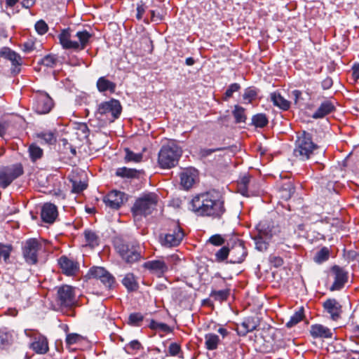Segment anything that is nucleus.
I'll use <instances>...</instances> for the list:
<instances>
[{
  "instance_id": "nucleus-1",
  "label": "nucleus",
  "mask_w": 359,
  "mask_h": 359,
  "mask_svg": "<svg viewBox=\"0 0 359 359\" xmlns=\"http://www.w3.org/2000/svg\"><path fill=\"white\" fill-rule=\"evenodd\" d=\"M224 204L222 194L212 189L194 196L191 200V210L199 216L221 219L226 212Z\"/></svg>"
},
{
  "instance_id": "nucleus-2",
  "label": "nucleus",
  "mask_w": 359,
  "mask_h": 359,
  "mask_svg": "<svg viewBox=\"0 0 359 359\" xmlns=\"http://www.w3.org/2000/svg\"><path fill=\"white\" fill-rule=\"evenodd\" d=\"M256 230L257 233L252 238L255 241V248L260 252L268 249L269 242L283 244L288 237L285 229L271 219L260 221L256 226Z\"/></svg>"
},
{
  "instance_id": "nucleus-3",
  "label": "nucleus",
  "mask_w": 359,
  "mask_h": 359,
  "mask_svg": "<svg viewBox=\"0 0 359 359\" xmlns=\"http://www.w3.org/2000/svg\"><path fill=\"white\" fill-rule=\"evenodd\" d=\"M255 345L258 351L268 353L283 348L284 341L280 331L268 325L255 335Z\"/></svg>"
},
{
  "instance_id": "nucleus-4",
  "label": "nucleus",
  "mask_w": 359,
  "mask_h": 359,
  "mask_svg": "<svg viewBox=\"0 0 359 359\" xmlns=\"http://www.w3.org/2000/svg\"><path fill=\"white\" fill-rule=\"evenodd\" d=\"M113 243L115 250L126 264H133L144 259L142 248L137 241L116 238Z\"/></svg>"
},
{
  "instance_id": "nucleus-5",
  "label": "nucleus",
  "mask_w": 359,
  "mask_h": 359,
  "mask_svg": "<svg viewBox=\"0 0 359 359\" xmlns=\"http://www.w3.org/2000/svg\"><path fill=\"white\" fill-rule=\"evenodd\" d=\"M294 144L293 155L300 161L309 159L314 150L318 148L313 141L312 135L306 130L297 135Z\"/></svg>"
},
{
  "instance_id": "nucleus-6",
  "label": "nucleus",
  "mask_w": 359,
  "mask_h": 359,
  "mask_svg": "<svg viewBox=\"0 0 359 359\" xmlns=\"http://www.w3.org/2000/svg\"><path fill=\"white\" fill-rule=\"evenodd\" d=\"M182 154L180 147L173 142L163 145L158 151V163L160 168L169 169L175 167Z\"/></svg>"
},
{
  "instance_id": "nucleus-7",
  "label": "nucleus",
  "mask_w": 359,
  "mask_h": 359,
  "mask_svg": "<svg viewBox=\"0 0 359 359\" xmlns=\"http://www.w3.org/2000/svg\"><path fill=\"white\" fill-rule=\"evenodd\" d=\"M165 233H161L158 236L160 244L165 248L178 246L184 237V232L179 223L170 221L165 225Z\"/></svg>"
},
{
  "instance_id": "nucleus-8",
  "label": "nucleus",
  "mask_w": 359,
  "mask_h": 359,
  "mask_svg": "<svg viewBox=\"0 0 359 359\" xmlns=\"http://www.w3.org/2000/svg\"><path fill=\"white\" fill-rule=\"evenodd\" d=\"M158 201L156 194L150 192L143 194L137 198L131 208V212L134 217H147L151 215L156 209Z\"/></svg>"
},
{
  "instance_id": "nucleus-9",
  "label": "nucleus",
  "mask_w": 359,
  "mask_h": 359,
  "mask_svg": "<svg viewBox=\"0 0 359 359\" xmlns=\"http://www.w3.org/2000/svg\"><path fill=\"white\" fill-rule=\"evenodd\" d=\"M24 168L20 163L0 168V188H7L15 180L22 175Z\"/></svg>"
},
{
  "instance_id": "nucleus-10",
  "label": "nucleus",
  "mask_w": 359,
  "mask_h": 359,
  "mask_svg": "<svg viewBox=\"0 0 359 359\" xmlns=\"http://www.w3.org/2000/svg\"><path fill=\"white\" fill-rule=\"evenodd\" d=\"M227 245H229V262L231 264H241L243 262L248 255L245 242L238 238L233 237L229 239Z\"/></svg>"
},
{
  "instance_id": "nucleus-11",
  "label": "nucleus",
  "mask_w": 359,
  "mask_h": 359,
  "mask_svg": "<svg viewBox=\"0 0 359 359\" xmlns=\"http://www.w3.org/2000/svg\"><path fill=\"white\" fill-rule=\"evenodd\" d=\"M42 247V244L36 238L27 239L22 249L25 262L29 265L36 264Z\"/></svg>"
},
{
  "instance_id": "nucleus-12",
  "label": "nucleus",
  "mask_w": 359,
  "mask_h": 359,
  "mask_svg": "<svg viewBox=\"0 0 359 359\" xmlns=\"http://www.w3.org/2000/svg\"><path fill=\"white\" fill-rule=\"evenodd\" d=\"M86 276L88 279L100 280L103 285L108 290L113 289L116 285L114 276L102 266H94L90 268Z\"/></svg>"
},
{
  "instance_id": "nucleus-13",
  "label": "nucleus",
  "mask_w": 359,
  "mask_h": 359,
  "mask_svg": "<svg viewBox=\"0 0 359 359\" xmlns=\"http://www.w3.org/2000/svg\"><path fill=\"white\" fill-rule=\"evenodd\" d=\"M54 106L53 100L44 91H39L34 96L33 109L39 114L49 113Z\"/></svg>"
},
{
  "instance_id": "nucleus-14",
  "label": "nucleus",
  "mask_w": 359,
  "mask_h": 359,
  "mask_svg": "<svg viewBox=\"0 0 359 359\" xmlns=\"http://www.w3.org/2000/svg\"><path fill=\"white\" fill-rule=\"evenodd\" d=\"M56 301L62 307H72L75 303V291L72 286L63 285L57 288Z\"/></svg>"
},
{
  "instance_id": "nucleus-15",
  "label": "nucleus",
  "mask_w": 359,
  "mask_h": 359,
  "mask_svg": "<svg viewBox=\"0 0 359 359\" xmlns=\"http://www.w3.org/2000/svg\"><path fill=\"white\" fill-rule=\"evenodd\" d=\"M121 111L122 107L120 102L113 98L109 101L100 103L97 109V113L101 115L111 114L112 121L119 117Z\"/></svg>"
},
{
  "instance_id": "nucleus-16",
  "label": "nucleus",
  "mask_w": 359,
  "mask_h": 359,
  "mask_svg": "<svg viewBox=\"0 0 359 359\" xmlns=\"http://www.w3.org/2000/svg\"><path fill=\"white\" fill-rule=\"evenodd\" d=\"M57 264L62 273L67 276H74L80 269L79 263L66 255H62L57 259Z\"/></svg>"
},
{
  "instance_id": "nucleus-17",
  "label": "nucleus",
  "mask_w": 359,
  "mask_h": 359,
  "mask_svg": "<svg viewBox=\"0 0 359 359\" xmlns=\"http://www.w3.org/2000/svg\"><path fill=\"white\" fill-rule=\"evenodd\" d=\"M331 272L334 275V282L330 287L331 291L341 290L348 279V272L339 265H334L331 268Z\"/></svg>"
},
{
  "instance_id": "nucleus-18",
  "label": "nucleus",
  "mask_w": 359,
  "mask_h": 359,
  "mask_svg": "<svg viewBox=\"0 0 359 359\" xmlns=\"http://www.w3.org/2000/svg\"><path fill=\"white\" fill-rule=\"evenodd\" d=\"M29 348L36 354H46L49 351L48 338L41 333L29 344Z\"/></svg>"
},
{
  "instance_id": "nucleus-19",
  "label": "nucleus",
  "mask_w": 359,
  "mask_h": 359,
  "mask_svg": "<svg viewBox=\"0 0 359 359\" xmlns=\"http://www.w3.org/2000/svg\"><path fill=\"white\" fill-rule=\"evenodd\" d=\"M125 193L114 190L110 191L104 198V202L107 206L114 210L121 208L125 198Z\"/></svg>"
},
{
  "instance_id": "nucleus-20",
  "label": "nucleus",
  "mask_w": 359,
  "mask_h": 359,
  "mask_svg": "<svg viewBox=\"0 0 359 359\" xmlns=\"http://www.w3.org/2000/svg\"><path fill=\"white\" fill-rule=\"evenodd\" d=\"M142 266L158 277H162L168 271V265L164 261L160 259L146 262Z\"/></svg>"
},
{
  "instance_id": "nucleus-21",
  "label": "nucleus",
  "mask_w": 359,
  "mask_h": 359,
  "mask_svg": "<svg viewBox=\"0 0 359 359\" xmlns=\"http://www.w3.org/2000/svg\"><path fill=\"white\" fill-rule=\"evenodd\" d=\"M58 216L57 206L51 203H46L41 210V218L47 224H53Z\"/></svg>"
},
{
  "instance_id": "nucleus-22",
  "label": "nucleus",
  "mask_w": 359,
  "mask_h": 359,
  "mask_svg": "<svg viewBox=\"0 0 359 359\" xmlns=\"http://www.w3.org/2000/svg\"><path fill=\"white\" fill-rule=\"evenodd\" d=\"M259 325L258 318L249 316L245 318L240 325H238L236 331L239 336L243 337L248 332L256 330Z\"/></svg>"
},
{
  "instance_id": "nucleus-23",
  "label": "nucleus",
  "mask_w": 359,
  "mask_h": 359,
  "mask_svg": "<svg viewBox=\"0 0 359 359\" xmlns=\"http://www.w3.org/2000/svg\"><path fill=\"white\" fill-rule=\"evenodd\" d=\"M324 309L330 315L333 320H337L342 312L341 305L335 299H327L323 302Z\"/></svg>"
},
{
  "instance_id": "nucleus-24",
  "label": "nucleus",
  "mask_w": 359,
  "mask_h": 359,
  "mask_svg": "<svg viewBox=\"0 0 359 359\" xmlns=\"http://www.w3.org/2000/svg\"><path fill=\"white\" fill-rule=\"evenodd\" d=\"M335 110L336 107L334 103L327 100L320 104L316 111L313 114L312 118L314 119L323 118L327 115L334 112Z\"/></svg>"
},
{
  "instance_id": "nucleus-25",
  "label": "nucleus",
  "mask_w": 359,
  "mask_h": 359,
  "mask_svg": "<svg viewBox=\"0 0 359 359\" xmlns=\"http://www.w3.org/2000/svg\"><path fill=\"white\" fill-rule=\"evenodd\" d=\"M72 34L70 28L62 29L58 35V39L60 45L63 49L69 50L73 49L78 46L77 41H72Z\"/></svg>"
},
{
  "instance_id": "nucleus-26",
  "label": "nucleus",
  "mask_w": 359,
  "mask_h": 359,
  "mask_svg": "<svg viewBox=\"0 0 359 359\" xmlns=\"http://www.w3.org/2000/svg\"><path fill=\"white\" fill-rule=\"evenodd\" d=\"M25 121V119L21 116L14 115L11 116L9 118L0 121V137H3L7 130V129L12 126L17 128V125L21 126Z\"/></svg>"
},
{
  "instance_id": "nucleus-27",
  "label": "nucleus",
  "mask_w": 359,
  "mask_h": 359,
  "mask_svg": "<svg viewBox=\"0 0 359 359\" xmlns=\"http://www.w3.org/2000/svg\"><path fill=\"white\" fill-rule=\"evenodd\" d=\"M295 191V187L292 181L287 180L285 182H281L278 186V192L280 198L283 201H288L291 198L292 196Z\"/></svg>"
},
{
  "instance_id": "nucleus-28",
  "label": "nucleus",
  "mask_w": 359,
  "mask_h": 359,
  "mask_svg": "<svg viewBox=\"0 0 359 359\" xmlns=\"http://www.w3.org/2000/svg\"><path fill=\"white\" fill-rule=\"evenodd\" d=\"M310 334L314 339H331L332 332L331 330L321 324H314L310 327Z\"/></svg>"
},
{
  "instance_id": "nucleus-29",
  "label": "nucleus",
  "mask_w": 359,
  "mask_h": 359,
  "mask_svg": "<svg viewBox=\"0 0 359 359\" xmlns=\"http://www.w3.org/2000/svg\"><path fill=\"white\" fill-rule=\"evenodd\" d=\"M142 174H144L142 170H137L127 167L118 168L115 172L116 177L126 179H139Z\"/></svg>"
},
{
  "instance_id": "nucleus-30",
  "label": "nucleus",
  "mask_w": 359,
  "mask_h": 359,
  "mask_svg": "<svg viewBox=\"0 0 359 359\" xmlns=\"http://www.w3.org/2000/svg\"><path fill=\"white\" fill-rule=\"evenodd\" d=\"M75 36L78 38L79 41H77L78 46L74 48V50H84L90 43V39L93 37V34L88 32L86 29H83L78 31Z\"/></svg>"
},
{
  "instance_id": "nucleus-31",
  "label": "nucleus",
  "mask_w": 359,
  "mask_h": 359,
  "mask_svg": "<svg viewBox=\"0 0 359 359\" xmlns=\"http://www.w3.org/2000/svg\"><path fill=\"white\" fill-rule=\"evenodd\" d=\"M13 331L6 327L0 328V348H8L13 344Z\"/></svg>"
},
{
  "instance_id": "nucleus-32",
  "label": "nucleus",
  "mask_w": 359,
  "mask_h": 359,
  "mask_svg": "<svg viewBox=\"0 0 359 359\" xmlns=\"http://www.w3.org/2000/svg\"><path fill=\"white\" fill-rule=\"evenodd\" d=\"M96 86L98 91L100 93L109 91L114 93L116 90V84L107 79L105 76H101L97 79Z\"/></svg>"
},
{
  "instance_id": "nucleus-33",
  "label": "nucleus",
  "mask_w": 359,
  "mask_h": 359,
  "mask_svg": "<svg viewBox=\"0 0 359 359\" xmlns=\"http://www.w3.org/2000/svg\"><path fill=\"white\" fill-rule=\"evenodd\" d=\"M123 285L128 292H134L138 290L139 283L137 277L133 273H128L121 280Z\"/></svg>"
},
{
  "instance_id": "nucleus-34",
  "label": "nucleus",
  "mask_w": 359,
  "mask_h": 359,
  "mask_svg": "<svg viewBox=\"0 0 359 359\" xmlns=\"http://www.w3.org/2000/svg\"><path fill=\"white\" fill-rule=\"evenodd\" d=\"M270 97L274 106L283 111H287L290 109V102L285 99L280 93L273 92L271 93Z\"/></svg>"
},
{
  "instance_id": "nucleus-35",
  "label": "nucleus",
  "mask_w": 359,
  "mask_h": 359,
  "mask_svg": "<svg viewBox=\"0 0 359 359\" xmlns=\"http://www.w3.org/2000/svg\"><path fill=\"white\" fill-rule=\"evenodd\" d=\"M220 343L218 335L214 333H208L205 335V346L209 351L216 350Z\"/></svg>"
},
{
  "instance_id": "nucleus-36",
  "label": "nucleus",
  "mask_w": 359,
  "mask_h": 359,
  "mask_svg": "<svg viewBox=\"0 0 359 359\" xmlns=\"http://www.w3.org/2000/svg\"><path fill=\"white\" fill-rule=\"evenodd\" d=\"M304 317V308L301 306L290 317V320L286 323L285 326L287 328H291L302 321Z\"/></svg>"
},
{
  "instance_id": "nucleus-37",
  "label": "nucleus",
  "mask_w": 359,
  "mask_h": 359,
  "mask_svg": "<svg viewBox=\"0 0 359 359\" xmlns=\"http://www.w3.org/2000/svg\"><path fill=\"white\" fill-rule=\"evenodd\" d=\"M36 137L46 144L53 145L57 142L56 130L43 131L36 134Z\"/></svg>"
},
{
  "instance_id": "nucleus-38",
  "label": "nucleus",
  "mask_w": 359,
  "mask_h": 359,
  "mask_svg": "<svg viewBox=\"0 0 359 359\" xmlns=\"http://www.w3.org/2000/svg\"><path fill=\"white\" fill-rule=\"evenodd\" d=\"M230 295V289L226 288L224 290H212L210 293V297L212 298L216 302H224L226 301Z\"/></svg>"
},
{
  "instance_id": "nucleus-39",
  "label": "nucleus",
  "mask_w": 359,
  "mask_h": 359,
  "mask_svg": "<svg viewBox=\"0 0 359 359\" xmlns=\"http://www.w3.org/2000/svg\"><path fill=\"white\" fill-rule=\"evenodd\" d=\"M259 90L254 87L250 86L245 89L243 94V100L245 104H250L253 100L257 97Z\"/></svg>"
},
{
  "instance_id": "nucleus-40",
  "label": "nucleus",
  "mask_w": 359,
  "mask_h": 359,
  "mask_svg": "<svg viewBox=\"0 0 359 359\" xmlns=\"http://www.w3.org/2000/svg\"><path fill=\"white\" fill-rule=\"evenodd\" d=\"M269 123V119L266 115L264 113H259L255 114L252 117V124L256 128H264Z\"/></svg>"
},
{
  "instance_id": "nucleus-41",
  "label": "nucleus",
  "mask_w": 359,
  "mask_h": 359,
  "mask_svg": "<svg viewBox=\"0 0 359 359\" xmlns=\"http://www.w3.org/2000/svg\"><path fill=\"white\" fill-rule=\"evenodd\" d=\"M245 109L238 104L234 106V109L232 111V114L235 118L236 123H245L247 120V116L245 113Z\"/></svg>"
},
{
  "instance_id": "nucleus-42",
  "label": "nucleus",
  "mask_w": 359,
  "mask_h": 359,
  "mask_svg": "<svg viewBox=\"0 0 359 359\" xmlns=\"http://www.w3.org/2000/svg\"><path fill=\"white\" fill-rule=\"evenodd\" d=\"M144 319V316L140 312L131 313L128 318L127 323L130 326L140 327Z\"/></svg>"
},
{
  "instance_id": "nucleus-43",
  "label": "nucleus",
  "mask_w": 359,
  "mask_h": 359,
  "mask_svg": "<svg viewBox=\"0 0 359 359\" xmlns=\"http://www.w3.org/2000/svg\"><path fill=\"white\" fill-rule=\"evenodd\" d=\"M83 234L87 245L91 247L97 246L99 245V237L95 232L90 229H86Z\"/></svg>"
},
{
  "instance_id": "nucleus-44",
  "label": "nucleus",
  "mask_w": 359,
  "mask_h": 359,
  "mask_svg": "<svg viewBox=\"0 0 359 359\" xmlns=\"http://www.w3.org/2000/svg\"><path fill=\"white\" fill-rule=\"evenodd\" d=\"M180 183L184 189H189L194 183L193 175L188 171L182 172L180 174Z\"/></svg>"
},
{
  "instance_id": "nucleus-45",
  "label": "nucleus",
  "mask_w": 359,
  "mask_h": 359,
  "mask_svg": "<svg viewBox=\"0 0 359 359\" xmlns=\"http://www.w3.org/2000/svg\"><path fill=\"white\" fill-rule=\"evenodd\" d=\"M126 156L124 157V161L126 163L128 162H135L139 163L141 162L143 158V155L142 153H135L131 151L129 148L125 149Z\"/></svg>"
},
{
  "instance_id": "nucleus-46",
  "label": "nucleus",
  "mask_w": 359,
  "mask_h": 359,
  "mask_svg": "<svg viewBox=\"0 0 359 359\" xmlns=\"http://www.w3.org/2000/svg\"><path fill=\"white\" fill-rule=\"evenodd\" d=\"M229 255H230L229 245L226 244L215 252V259L217 262H223L227 259Z\"/></svg>"
},
{
  "instance_id": "nucleus-47",
  "label": "nucleus",
  "mask_w": 359,
  "mask_h": 359,
  "mask_svg": "<svg viewBox=\"0 0 359 359\" xmlns=\"http://www.w3.org/2000/svg\"><path fill=\"white\" fill-rule=\"evenodd\" d=\"M9 60L11 62L13 66L11 68V73L15 75L19 74L21 70L20 66L22 64L21 56L15 52L14 55H13Z\"/></svg>"
},
{
  "instance_id": "nucleus-48",
  "label": "nucleus",
  "mask_w": 359,
  "mask_h": 359,
  "mask_svg": "<svg viewBox=\"0 0 359 359\" xmlns=\"http://www.w3.org/2000/svg\"><path fill=\"white\" fill-rule=\"evenodd\" d=\"M330 257V250L327 247L322 248L318 251L314 257L313 260L316 263L322 264L327 261Z\"/></svg>"
},
{
  "instance_id": "nucleus-49",
  "label": "nucleus",
  "mask_w": 359,
  "mask_h": 359,
  "mask_svg": "<svg viewBox=\"0 0 359 359\" xmlns=\"http://www.w3.org/2000/svg\"><path fill=\"white\" fill-rule=\"evenodd\" d=\"M149 327L153 330H159L165 333H170L172 332V329L166 323H158L154 319L150 320Z\"/></svg>"
},
{
  "instance_id": "nucleus-50",
  "label": "nucleus",
  "mask_w": 359,
  "mask_h": 359,
  "mask_svg": "<svg viewBox=\"0 0 359 359\" xmlns=\"http://www.w3.org/2000/svg\"><path fill=\"white\" fill-rule=\"evenodd\" d=\"M57 62V57L53 54H48L42 57L39 62L38 64L41 65H43L46 67L53 68L54 67Z\"/></svg>"
},
{
  "instance_id": "nucleus-51",
  "label": "nucleus",
  "mask_w": 359,
  "mask_h": 359,
  "mask_svg": "<svg viewBox=\"0 0 359 359\" xmlns=\"http://www.w3.org/2000/svg\"><path fill=\"white\" fill-rule=\"evenodd\" d=\"M29 153L32 161L34 162L43 156V151L36 144H32L29 147Z\"/></svg>"
},
{
  "instance_id": "nucleus-52",
  "label": "nucleus",
  "mask_w": 359,
  "mask_h": 359,
  "mask_svg": "<svg viewBox=\"0 0 359 359\" xmlns=\"http://www.w3.org/2000/svg\"><path fill=\"white\" fill-rule=\"evenodd\" d=\"M84 340V337L77 333L67 334L65 339V343L67 347L72 345L81 343Z\"/></svg>"
},
{
  "instance_id": "nucleus-53",
  "label": "nucleus",
  "mask_w": 359,
  "mask_h": 359,
  "mask_svg": "<svg viewBox=\"0 0 359 359\" xmlns=\"http://www.w3.org/2000/svg\"><path fill=\"white\" fill-rule=\"evenodd\" d=\"M229 240L226 239V236H222L221 234H214L211 236L208 240V242L211 243L214 246H224V245H226V243Z\"/></svg>"
},
{
  "instance_id": "nucleus-54",
  "label": "nucleus",
  "mask_w": 359,
  "mask_h": 359,
  "mask_svg": "<svg viewBox=\"0 0 359 359\" xmlns=\"http://www.w3.org/2000/svg\"><path fill=\"white\" fill-rule=\"evenodd\" d=\"M13 250V246L11 244H4L0 243V259H4L7 262L10 258L11 253Z\"/></svg>"
},
{
  "instance_id": "nucleus-55",
  "label": "nucleus",
  "mask_w": 359,
  "mask_h": 359,
  "mask_svg": "<svg viewBox=\"0 0 359 359\" xmlns=\"http://www.w3.org/2000/svg\"><path fill=\"white\" fill-rule=\"evenodd\" d=\"M241 88V85L238 83H233L230 84L224 95V100H228L230 97L233 96V94L234 93L239 91Z\"/></svg>"
},
{
  "instance_id": "nucleus-56",
  "label": "nucleus",
  "mask_w": 359,
  "mask_h": 359,
  "mask_svg": "<svg viewBox=\"0 0 359 359\" xmlns=\"http://www.w3.org/2000/svg\"><path fill=\"white\" fill-rule=\"evenodd\" d=\"M72 182V192L76 194H80L85 190L88 184L81 180H71Z\"/></svg>"
},
{
  "instance_id": "nucleus-57",
  "label": "nucleus",
  "mask_w": 359,
  "mask_h": 359,
  "mask_svg": "<svg viewBox=\"0 0 359 359\" xmlns=\"http://www.w3.org/2000/svg\"><path fill=\"white\" fill-rule=\"evenodd\" d=\"M36 32L39 35H43L48 31V26L43 20H38L34 25Z\"/></svg>"
},
{
  "instance_id": "nucleus-58",
  "label": "nucleus",
  "mask_w": 359,
  "mask_h": 359,
  "mask_svg": "<svg viewBox=\"0 0 359 359\" xmlns=\"http://www.w3.org/2000/svg\"><path fill=\"white\" fill-rule=\"evenodd\" d=\"M168 353L171 356H180V358H183L182 355H180V353L182 354L181 346L179 344L176 342L171 343L168 346Z\"/></svg>"
},
{
  "instance_id": "nucleus-59",
  "label": "nucleus",
  "mask_w": 359,
  "mask_h": 359,
  "mask_svg": "<svg viewBox=\"0 0 359 359\" xmlns=\"http://www.w3.org/2000/svg\"><path fill=\"white\" fill-rule=\"evenodd\" d=\"M226 359H243L242 351L240 348H231L226 351Z\"/></svg>"
},
{
  "instance_id": "nucleus-60",
  "label": "nucleus",
  "mask_w": 359,
  "mask_h": 359,
  "mask_svg": "<svg viewBox=\"0 0 359 359\" xmlns=\"http://www.w3.org/2000/svg\"><path fill=\"white\" fill-rule=\"evenodd\" d=\"M269 261L270 264L276 268H278V267L283 266V264H284L283 259L281 257L276 256L274 255H269Z\"/></svg>"
},
{
  "instance_id": "nucleus-61",
  "label": "nucleus",
  "mask_w": 359,
  "mask_h": 359,
  "mask_svg": "<svg viewBox=\"0 0 359 359\" xmlns=\"http://www.w3.org/2000/svg\"><path fill=\"white\" fill-rule=\"evenodd\" d=\"M147 8V6L145 5V4L140 1L137 4V13H136V18L138 20H142L146 9Z\"/></svg>"
},
{
  "instance_id": "nucleus-62",
  "label": "nucleus",
  "mask_w": 359,
  "mask_h": 359,
  "mask_svg": "<svg viewBox=\"0 0 359 359\" xmlns=\"http://www.w3.org/2000/svg\"><path fill=\"white\" fill-rule=\"evenodd\" d=\"M230 147H216L212 149H202L201 151V154L203 156L205 157L211 154L216 152V151H225L227 149H229Z\"/></svg>"
},
{
  "instance_id": "nucleus-63",
  "label": "nucleus",
  "mask_w": 359,
  "mask_h": 359,
  "mask_svg": "<svg viewBox=\"0 0 359 359\" xmlns=\"http://www.w3.org/2000/svg\"><path fill=\"white\" fill-rule=\"evenodd\" d=\"M15 53V51L11 50L8 47H3L0 50V57L9 60V59L11 58L13 55H14Z\"/></svg>"
},
{
  "instance_id": "nucleus-64",
  "label": "nucleus",
  "mask_w": 359,
  "mask_h": 359,
  "mask_svg": "<svg viewBox=\"0 0 359 359\" xmlns=\"http://www.w3.org/2000/svg\"><path fill=\"white\" fill-rule=\"evenodd\" d=\"M127 348L132 351H137L140 349H143L142 344L137 339L130 341L127 344Z\"/></svg>"
}]
</instances>
